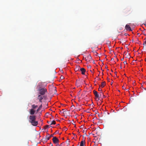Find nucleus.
<instances>
[{
  "label": "nucleus",
  "instance_id": "obj_21",
  "mask_svg": "<svg viewBox=\"0 0 146 146\" xmlns=\"http://www.w3.org/2000/svg\"><path fill=\"white\" fill-rule=\"evenodd\" d=\"M122 88V89H124V90L125 89V88L123 86Z\"/></svg>",
  "mask_w": 146,
  "mask_h": 146
},
{
  "label": "nucleus",
  "instance_id": "obj_14",
  "mask_svg": "<svg viewBox=\"0 0 146 146\" xmlns=\"http://www.w3.org/2000/svg\"><path fill=\"white\" fill-rule=\"evenodd\" d=\"M42 105H40L38 108V109H37V110L36 111V113H37L42 108Z\"/></svg>",
  "mask_w": 146,
  "mask_h": 146
},
{
  "label": "nucleus",
  "instance_id": "obj_9",
  "mask_svg": "<svg viewBox=\"0 0 146 146\" xmlns=\"http://www.w3.org/2000/svg\"><path fill=\"white\" fill-rule=\"evenodd\" d=\"M80 71H81L82 74L84 75L85 74L86 71L85 69L84 68H80Z\"/></svg>",
  "mask_w": 146,
  "mask_h": 146
},
{
  "label": "nucleus",
  "instance_id": "obj_29",
  "mask_svg": "<svg viewBox=\"0 0 146 146\" xmlns=\"http://www.w3.org/2000/svg\"><path fill=\"white\" fill-rule=\"evenodd\" d=\"M126 90L127 91H128L129 90L128 89H126Z\"/></svg>",
  "mask_w": 146,
  "mask_h": 146
},
{
  "label": "nucleus",
  "instance_id": "obj_18",
  "mask_svg": "<svg viewBox=\"0 0 146 146\" xmlns=\"http://www.w3.org/2000/svg\"><path fill=\"white\" fill-rule=\"evenodd\" d=\"M69 139H68L66 141V142L67 143V144L68 145H69L70 144L69 143Z\"/></svg>",
  "mask_w": 146,
  "mask_h": 146
},
{
  "label": "nucleus",
  "instance_id": "obj_39",
  "mask_svg": "<svg viewBox=\"0 0 146 146\" xmlns=\"http://www.w3.org/2000/svg\"><path fill=\"white\" fill-rule=\"evenodd\" d=\"M145 61H146V58L145 59Z\"/></svg>",
  "mask_w": 146,
  "mask_h": 146
},
{
  "label": "nucleus",
  "instance_id": "obj_7",
  "mask_svg": "<svg viewBox=\"0 0 146 146\" xmlns=\"http://www.w3.org/2000/svg\"><path fill=\"white\" fill-rule=\"evenodd\" d=\"M36 111L34 109H31L29 110V113L31 115H33Z\"/></svg>",
  "mask_w": 146,
  "mask_h": 146
},
{
  "label": "nucleus",
  "instance_id": "obj_41",
  "mask_svg": "<svg viewBox=\"0 0 146 146\" xmlns=\"http://www.w3.org/2000/svg\"><path fill=\"white\" fill-rule=\"evenodd\" d=\"M90 66V67H91V66Z\"/></svg>",
  "mask_w": 146,
  "mask_h": 146
},
{
  "label": "nucleus",
  "instance_id": "obj_12",
  "mask_svg": "<svg viewBox=\"0 0 146 146\" xmlns=\"http://www.w3.org/2000/svg\"><path fill=\"white\" fill-rule=\"evenodd\" d=\"M85 143V140H82L80 142V146H84V143Z\"/></svg>",
  "mask_w": 146,
  "mask_h": 146
},
{
  "label": "nucleus",
  "instance_id": "obj_1",
  "mask_svg": "<svg viewBox=\"0 0 146 146\" xmlns=\"http://www.w3.org/2000/svg\"><path fill=\"white\" fill-rule=\"evenodd\" d=\"M36 116L34 115H31L29 116V121L32 125L34 126H36L38 124L37 121H35Z\"/></svg>",
  "mask_w": 146,
  "mask_h": 146
},
{
  "label": "nucleus",
  "instance_id": "obj_17",
  "mask_svg": "<svg viewBox=\"0 0 146 146\" xmlns=\"http://www.w3.org/2000/svg\"><path fill=\"white\" fill-rule=\"evenodd\" d=\"M50 86L52 87V89L53 90H56V87H54L53 86Z\"/></svg>",
  "mask_w": 146,
  "mask_h": 146
},
{
  "label": "nucleus",
  "instance_id": "obj_27",
  "mask_svg": "<svg viewBox=\"0 0 146 146\" xmlns=\"http://www.w3.org/2000/svg\"><path fill=\"white\" fill-rule=\"evenodd\" d=\"M66 111H63L62 112V113H64V112H65Z\"/></svg>",
  "mask_w": 146,
  "mask_h": 146
},
{
  "label": "nucleus",
  "instance_id": "obj_4",
  "mask_svg": "<svg viewBox=\"0 0 146 146\" xmlns=\"http://www.w3.org/2000/svg\"><path fill=\"white\" fill-rule=\"evenodd\" d=\"M85 59L86 60L87 62H90L92 60V57L90 54L86 56L85 58Z\"/></svg>",
  "mask_w": 146,
  "mask_h": 146
},
{
  "label": "nucleus",
  "instance_id": "obj_8",
  "mask_svg": "<svg viewBox=\"0 0 146 146\" xmlns=\"http://www.w3.org/2000/svg\"><path fill=\"white\" fill-rule=\"evenodd\" d=\"M125 29L127 31H131L132 30L129 26L128 24H127L125 26Z\"/></svg>",
  "mask_w": 146,
  "mask_h": 146
},
{
  "label": "nucleus",
  "instance_id": "obj_28",
  "mask_svg": "<svg viewBox=\"0 0 146 146\" xmlns=\"http://www.w3.org/2000/svg\"><path fill=\"white\" fill-rule=\"evenodd\" d=\"M62 143H61V144H60V146H61V145H62Z\"/></svg>",
  "mask_w": 146,
  "mask_h": 146
},
{
  "label": "nucleus",
  "instance_id": "obj_23",
  "mask_svg": "<svg viewBox=\"0 0 146 146\" xmlns=\"http://www.w3.org/2000/svg\"><path fill=\"white\" fill-rule=\"evenodd\" d=\"M50 146H53L52 144V143H50Z\"/></svg>",
  "mask_w": 146,
  "mask_h": 146
},
{
  "label": "nucleus",
  "instance_id": "obj_31",
  "mask_svg": "<svg viewBox=\"0 0 146 146\" xmlns=\"http://www.w3.org/2000/svg\"><path fill=\"white\" fill-rule=\"evenodd\" d=\"M123 60V58L122 59H121V61H122Z\"/></svg>",
  "mask_w": 146,
  "mask_h": 146
},
{
  "label": "nucleus",
  "instance_id": "obj_5",
  "mask_svg": "<svg viewBox=\"0 0 146 146\" xmlns=\"http://www.w3.org/2000/svg\"><path fill=\"white\" fill-rule=\"evenodd\" d=\"M53 137V135L51 134L50 135L49 134H47L46 136L45 141H47V140H49L50 137Z\"/></svg>",
  "mask_w": 146,
  "mask_h": 146
},
{
  "label": "nucleus",
  "instance_id": "obj_11",
  "mask_svg": "<svg viewBox=\"0 0 146 146\" xmlns=\"http://www.w3.org/2000/svg\"><path fill=\"white\" fill-rule=\"evenodd\" d=\"M80 69V67L79 66H76V68L75 69V70L76 71H77L79 70Z\"/></svg>",
  "mask_w": 146,
  "mask_h": 146
},
{
  "label": "nucleus",
  "instance_id": "obj_34",
  "mask_svg": "<svg viewBox=\"0 0 146 146\" xmlns=\"http://www.w3.org/2000/svg\"><path fill=\"white\" fill-rule=\"evenodd\" d=\"M99 90H100V89L99 88Z\"/></svg>",
  "mask_w": 146,
  "mask_h": 146
},
{
  "label": "nucleus",
  "instance_id": "obj_25",
  "mask_svg": "<svg viewBox=\"0 0 146 146\" xmlns=\"http://www.w3.org/2000/svg\"><path fill=\"white\" fill-rule=\"evenodd\" d=\"M50 122H50L47 121V123H48V124H50Z\"/></svg>",
  "mask_w": 146,
  "mask_h": 146
},
{
  "label": "nucleus",
  "instance_id": "obj_6",
  "mask_svg": "<svg viewBox=\"0 0 146 146\" xmlns=\"http://www.w3.org/2000/svg\"><path fill=\"white\" fill-rule=\"evenodd\" d=\"M93 92L96 97V98H98L99 99L101 96V95H100L99 94H98V92L95 90H94L93 91Z\"/></svg>",
  "mask_w": 146,
  "mask_h": 146
},
{
  "label": "nucleus",
  "instance_id": "obj_24",
  "mask_svg": "<svg viewBox=\"0 0 146 146\" xmlns=\"http://www.w3.org/2000/svg\"><path fill=\"white\" fill-rule=\"evenodd\" d=\"M60 78L61 79H63V76H61L60 77Z\"/></svg>",
  "mask_w": 146,
  "mask_h": 146
},
{
  "label": "nucleus",
  "instance_id": "obj_38",
  "mask_svg": "<svg viewBox=\"0 0 146 146\" xmlns=\"http://www.w3.org/2000/svg\"><path fill=\"white\" fill-rule=\"evenodd\" d=\"M108 114H109V113L108 112Z\"/></svg>",
  "mask_w": 146,
  "mask_h": 146
},
{
  "label": "nucleus",
  "instance_id": "obj_16",
  "mask_svg": "<svg viewBox=\"0 0 146 146\" xmlns=\"http://www.w3.org/2000/svg\"><path fill=\"white\" fill-rule=\"evenodd\" d=\"M56 124V121L54 120H53L51 122L50 125H52V124L54 125Z\"/></svg>",
  "mask_w": 146,
  "mask_h": 146
},
{
  "label": "nucleus",
  "instance_id": "obj_20",
  "mask_svg": "<svg viewBox=\"0 0 146 146\" xmlns=\"http://www.w3.org/2000/svg\"><path fill=\"white\" fill-rule=\"evenodd\" d=\"M143 45H146V40L144 42Z\"/></svg>",
  "mask_w": 146,
  "mask_h": 146
},
{
  "label": "nucleus",
  "instance_id": "obj_15",
  "mask_svg": "<svg viewBox=\"0 0 146 146\" xmlns=\"http://www.w3.org/2000/svg\"><path fill=\"white\" fill-rule=\"evenodd\" d=\"M106 85L105 82H104L102 83L101 85V86L102 88L104 87Z\"/></svg>",
  "mask_w": 146,
  "mask_h": 146
},
{
  "label": "nucleus",
  "instance_id": "obj_40",
  "mask_svg": "<svg viewBox=\"0 0 146 146\" xmlns=\"http://www.w3.org/2000/svg\"><path fill=\"white\" fill-rule=\"evenodd\" d=\"M78 146H79V145H78Z\"/></svg>",
  "mask_w": 146,
  "mask_h": 146
},
{
  "label": "nucleus",
  "instance_id": "obj_26",
  "mask_svg": "<svg viewBox=\"0 0 146 146\" xmlns=\"http://www.w3.org/2000/svg\"><path fill=\"white\" fill-rule=\"evenodd\" d=\"M107 80H108V81H109V80H110V79L109 78H107Z\"/></svg>",
  "mask_w": 146,
  "mask_h": 146
},
{
  "label": "nucleus",
  "instance_id": "obj_19",
  "mask_svg": "<svg viewBox=\"0 0 146 146\" xmlns=\"http://www.w3.org/2000/svg\"><path fill=\"white\" fill-rule=\"evenodd\" d=\"M49 125H46L45 127V129L46 128H49Z\"/></svg>",
  "mask_w": 146,
  "mask_h": 146
},
{
  "label": "nucleus",
  "instance_id": "obj_32",
  "mask_svg": "<svg viewBox=\"0 0 146 146\" xmlns=\"http://www.w3.org/2000/svg\"><path fill=\"white\" fill-rule=\"evenodd\" d=\"M65 130H67V128H66V129H65Z\"/></svg>",
  "mask_w": 146,
  "mask_h": 146
},
{
  "label": "nucleus",
  "instance_id": "obj_37",
  "mask_svg": "<svg viewBox=\"0 0 146 146\" xmlns=\"http://www.w3.org/2000/svg\"><path fill=\"white\" fill-rule=\"evenodd\" d=\"M91 72H93L92 71H91Z\"/></svg>",
  "mask_w": 146,
  "mask_h": 146
},
{
  "label": "nucleus",
  "instance_id": "obj_36",
  "mask_svg": "<svg viewBox=\"0 0 146 146\" xmlns=\"http://www.w3.org/2000/svg\"><path fill=\"white\" fill-rule=\"evenodd\" d=\"M98 80H100V78H98Z\"/></svg>",
  "mask_w": 146,
  "mask_h": 146
},
{
  "label": "nucleus",
  "instance_id": "obj_30",
  "mask_svg": "<svg viewBox=\"0 0 146 146\" xmlns=\"http://www.w3.org/2000/svg\"><path fill=\"white\" fill-rule=\"evenodd\" d=\"M56 116H57V114H56L55 115V117H56Z\"/></svg>",
  "mask_w": 146,
  "mask_h": 146
},
{
  "label": "nucleus",
  "instance_id": "obj_33",
  "mask_svg": "<svg viewBox=\"0 0 146 146\" xmlns=\"http://www.w3.org/2000/svg\"><path fill=\"white\" fill-rule=\"evenodd\" d=\"M60 112L61 113H62V111H60Z\"/></svg>",
  "mask_w": 146,
  "mask_h": 146
},
{
  "label": "nucleus",
  "instance_id": "obj_2",
  "mask_svg": "<svg viewBox=\"0 0 146 146\" xmlns=\"http://www.w3.org/2000/svg\"><path fill=\"white\" fill-rule=\"evenodd\" d=\"M52 140L54 143L58 145L59 140L56 137H53V138Z\"/></svg>",
  "mask_w": 146,
  "mask_h": 146
},
{
  "label": "nucleus",
  "instance_id": "obj_10",
  "mask_svg": "<svg viewBox=\"0 0 146 146\" xmlns=\"http://www.w3.org/2000/svg\"><path fill=\"white\" fill-rule=\"evenodd\" d=\"M38 99L39 100V102H41L42 100L43 99V98L41 95H39L38 96Z\"/></svg>",
  "mask_w": 146,
  "mask_h": 146
},
{
  "label": "nucleus",
  "instance_id": "obj_35",
  "mask_svg": "<svg viewBox=\"0 0 146 146\" xmlns=\"http://www.w3.org/2000/svg\"><path fill=\"white\" fill-rule=\"evenodd\" d=\"M99 90H100V89L99 88Z\"/></svg>",
  "mask_w": 146,
  "mask_h": 146
},
{
  "label": "nucleus",
  "instance_id": "obj_13",
  "mask_svg": "<svg viewBox=\"0 0 146 146\" xmlns=\"http://www.w3.org/2000/svg\"><path fill=\"white\" fill-rule=\"evenodd\" d=\"M32 109H35L38 107L37 105H35V104H33L32 105Z\"/></svg>",
  "mask_w": 146,
  "mask_h": 146
},
{
  "label": "nucleus",
  "instance_id": "obj_3",
  "mask_svg": "<svg viewBox=\"0 0 146 146\" xmlns=\"http://www.w3.org/2000/svg\"><path fill=\"white\" fill-rule=\"evenodd\" d=\"M47 92V90L46 88H42L40 90L39 94L41 95H44Z\"/></svg>",
  "mask_w": 146,
  "mask_h": 146
},
{
  "label": "nucleus",
  "instance_id": "obj_22",
  "mask_svg": "<svg viewBox=\"0 0 146 146\" xmlns=\"http://www.w3.org/2000/svg\"><path fill=\"white\" fill-rule=\"evenodd\" d=\"M123 63L124 64H127V62L126 61H125L123 62Z\"/></svg>",
  "mask_w": 146,
  "mask_h": 146
}]
</instances>
